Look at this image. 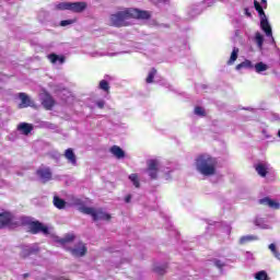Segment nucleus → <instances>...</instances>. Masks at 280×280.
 I'll list each match as a JSON object with an SVG mask.
<instances>
[{
    "label": "nucleus",
    "instance_id": "ddd939ff",
    "mask_svg": "<svg viewBox=\"0 0 280 280\" xmlns=\"http://www.w3.org/2000/svg\"><path fill=\"white\" fill-rule=\"evenodd\" d=\"M63 156L65 159H67L68 163H71V165H78V158L75 156L73 149L71 148L67 149L65 151Z\"/></svg>",
    "mask_w": 280,
    "mask_h": 280
},
{
    "label": "nucleus",
    "instance_id": "0eeeda50",
    "mask_svg": "<svg viewBox=\"0 0 280 280\" xmlns=\"http://www.w3.org/2000/svg\"><path fill=\"white\" fill-rule=\"evenodd\" d=\"M147 165V172L151 180H156L159 178V162L156 160H149Z\"/></svg>",
    "mask_w": 280,
    "mask_h": 280
},
{
    "label": "nucleus",
    "instance_id": "f8f14e48",
    "mask_svg": "<svg viewBox=\"0 0 280 280\" xmlns=\"http://www.w3.org/2000/svg\"><path fill=\"white\" fill-rule=\"evenodd\" d=\"M42 105L46 110H51V108L56 106V100H54V96H51L49 93H46L42 100Z\"/></svg>",
    "mask_w": 280,
    "mask_h": 280
},
{
    "label": "nucleus",
    "instance_id": "c756f323",
    "mask_svg": "<svg viewBox=\"0 0 280 280\" xmlns=\"http://www.w3.org/2000/svg\"><path fill=\"white\" fill-rule=\"evenodd\" d=\"M255 279H256V280H269L268 273H267L265 270L258 271V272L255 275Z\"/></svg>",
    "mask_w": 280,
    "mask_h": 280
},
{
    "label": "nucleus",
    "instance_id": "2f4dec72",
    "mask_svg": "<svg viewBox=\"0 0 280 280\" xmlns=\"http://www.w3.org/2000/svg\"><path fill=\"white\" fill-rule=\"evenodd\" d=\"M165 270H167V266H158L154 267L153 271L156 272V275H160L161 277H163V275H165Z\"/></svg>",
    "mask_w": 280,
    "mask_h": 280
},
{
    "label": "nucleus",
    "instance_id": "9b49d317",
    "mask_svg": "<svg viewBox=\"0 0 280 280\" xmlns=\"http://www.w3.org/2000/svg\"><path fill=\"white\" fill-rule=\"evenodd\" d=\"M36 174L39 176V178L43 180V183H49L52 177L51 168L45 167V168H38L36 171Z\"/></svg>",
    "mask_w": 280,
    "mask_h": 280
},
{
    "label": "nucleus",
    "instance_id": "20e7f679",
    "mask_svg": "<svg viewBox=\"0 0 280 280\" xmlns=\"http://www.w3.org/2000/svg\"><path fill=\"white\" fill-rule=\"evenodd\" d=\"M88 5L86 2H60L56 5V10H69L75 14H80L86 10Z\"/></svg>",
    "mask_w": 280,
    "mask_h": 280
},
{
    "label": "nucleus",
    "instance_id": "f704fd0d",
    "mask_svg": "<svg viewBox=\"0 0 280 280\" xmlns=\"http://www.w3.org/2000/svg\"><path fill=\"white\" fill-rule=\"evenodd\" d=\"M254 8H255L256 12H259L264 9V7H261L259 1H257V0H254Z\"/></svg>",
    "mask_w": 280,
    "mask_h": 280
},
{
    "label": "nucleus",
    "instance_id": "79ce46f5",
    "mask_svg": "<svg viewBox=\"0 0 280 280\" xmlns=\"http://www.w3.org/2000/svg\"><path fill=\"white\" fill-rule=\"evenodd\" d=\"M244 12H245L246 16H249V18L253 16V14L250 13V10H248V8H245Z\"/></svg>",
    "mask_w": 280,
    "mask_h": 280
},
{
    "label": "nucleus",
    "instance_id": "c85d7f7f",
    "mask_svg": "<svg viewBox=\"0 0 280 280\" xmlns=\"http://www.w3.org/2000/svg\"><path fill=\"white\" fill-rule=\"evenodd\" d=\"M155 75H156V70L154 68H152L147 77V80H145L147 84H152V82H154Z\"/></svg>",
    "mask_w": 280,
    "mask_h": 280
},
{
    "label": "nucleus",
    "instance_id": "a19ab883",
    "mask_svg": "<svg viewBox=\"0 0 280 280\" xmlns=\"http://www.w3.org/2000/svg\"><path fill=\"white\" fill-rule=\"evenodd\" d=\"M260 3H262V8L264 10H266L268 8V0H260Z\"/></svg>",
    "mask_w": 280,
    "mask_h": 280
},
{
    "label": "nucleus",
    "instance_id": "f03ea898",
    "mask_svg": "<svg viewBox=\"0 0 280 280\" xmlns=\"http://www.w3.org/2000/svg\"><path fill=\"white\" fill-rule=\"evenodd\" d=\"M132 19L130 8H126L122 11H118L109 16V23L112 27H128L130 23L128 20Z\"/></svg>",
    "mask_w": 280,
    "mask_h": 280
},
{
    "label": "nucleus",
    "instance_id": "37998d69",
    "mask_svg": "<svg viewBox=\"0 0 280 280\" xmlns=\"http://www.w3.org/2000/svg\"><path fill=\"white\" fill-rule=\"evenodd\" d=\"M130 200H132V196L131 195H127L126 197H125V202H130Z\"/></svg>",
    "mask_w": 280,
    "mask_h": 280
},
{
    "label": "nucleus",
    "instance_id": "7ed1b4c3",
    "mask_svg": "<svg viewBox=\"0 0 280 280\" xmlns=\"http://www.w3.org/2000/svg\"><path fill=\"white\" fill-rule=\"evenodd\" d=\"M79 211L81 213H84L85 215H91L94 222H97L100 220H105L106 222H110L113 218L109 213L104 212L102 208L95 209L91 207H80Z\"/></svg>",
    "mask_w": 280,
    "mask_h": 280
},
{
    "label": "nucleus",
    "instance_id": "bb28decb",
    "mask_svg": "<svg viewBox=\"0 0 280 280\" xmlns=\"http://www.w3.org/2000/svg\"><path fill=\"white\" fill-rule=\"evenodd\" d=\"M129 180L133 184V186L139 189L141 187V183L139 182V175L137 174H131L129 175Z\"/></svg>",
    "mask_w": 280,
    "mask_h": 280
},
{
    "label": "nucleus",
    "instance_id": "6e6552de",
    "mask_svg": "<svg viewBox=\"0 0 280 280\" xmlns=\"http://www.w3.org/2000/svg\"><path fill=\"white\" fill-rule=\"evenodd\" d=\"M129 12L131 14V19L148 21V20H150V16H151L150 12L139 10V9L129 8Z\"/></svg>",
    "mask_w": 280,
    "mask_h": 280
},
{
    "label": "nucleus",
    "instance_id": "f257e3e1",
    "mask_svg": "<svg viewBox=\"0 0 280 280\" xmlns=\"http://www.w3.org/2000/svg\"><path fill=\"white\" fill-rule=\"evenodd\" d=\"M197 172L202 176H215L218 172V159L208 153H201L195 159Z\"/></svg>",
    "mask_w": 280,
    "mask_h": 280
},
{
    "label": "nucleus",
    "instance_id": "4c0bfd02",
    "mask_svg": "<svg viewBox=\"0 0 280 280\" xmlns=\"http://www.w3.org/2000/svg\"><path fill=\"white\" fill-rule=\"evenodd\" d=\"M257 12H258V15H259V18H260V21H261L262 19H268V18L266 16V12L264 11V9L260 10V11H257Z\"/></svg>",
    "mask_w": 280,
    "mask_h": 280
},
{
    "label": "nucleus",
    "instance_id": "58836bf2",
    "mask_svg": "<svg viewBox=\"0 0 280 280\" xmlns=\"http://www.w3.org/2000/svg\"><path fill=\"white\" fill-rule=\"evenodd\" d=\"M269 250H271V253H276V250H277V245H275V243H271V244L269 245Z\"/></svg>",
    "mask_w": 280,
    "mask_h": 280
},
{
    "label": "nucleus",
    "instance_id": "b1692460",
    "mask_svg": "<svg viewBox=\"0 0 280 280\" xmlns=\"http://www.w3.org/2000/svg\"><path fill=\"white\" fill-rule=\"evenodd\" d=\"M240 54V48L234 47L231 54L230 59L228 60V65H234L235 60H237V56Z\"/></svg>",
    "mask_w": 280,
    "mask_h": 280
},
{
    "label": "nucleus",
    "instance_id": "aec40b11",
    "mask_svg": "<svg viewBox=\"0 0 280 280\" xmlns=\"http://www.w3.org/2000/svg\"><path fill=\"white\" fill-rule=\"evenodd\" d=\"M75 234H66L65 237L57 240L58 244H61V246H67V244H71V242H74Z\"/></svg>",
    "mask_w": 280,
    "mask_h": 280
},
{
    "label": "nucleus",
    "instance_id": "4be33fe9",
    "mask_svg": "<svg viewBox=\"0 0 280 280\" xmlns=\"http://www.w3.org/2000/svg\"><path fill=\"white\" fill-rule=\"evenodd\" d=\"M48 60L52 65H56V62H59V65H65V56H58V55H56L54 52L48 55Z\"/></svg>",
    "mask_w": 280,
    "mask_h": 280
},
{
    "label": "nucleus",
    "instance_id": "f3484780",
    "mask_svg": "<svg viewBox=\"0 0 280 280\" xmlns=\"http://www.w3.org/2000/svg\"><path fill=\"white\" fill-rule=\"evenodd\" d=\"M109 152L117 159H126V152L119 145H113Z\"/></svg>",
    "mask_w": 280,
    "mask_h": 280
},
{
    "label": "nucleus",
    "instance_id": "39448f33",
    "mask_svg": "<svg viewBox=\"0 0 280 280\" xmlns=\"http://www.w3.org/2000/svg\"><path fill=\"white\" fill-rule=\"evenodd\" d=\"M30 231L33 235H38V233H43L44 235H49V228L43 225L39 221H31L28 223Z\"/></svg>",
    "mask_w": 280,
    "mask_h": 280
},
{
    "label": "nucleus",
    "instance_id": "473e14b6",
    "mask_svg": "<svg viewBox=\"0 0 280 280\" xmlns=\"http://www.w3.org/2000/svg\"><path fill=\"white\" fill-rule=\"evenodd\" d=\"M256 43L258 45V47H262L264 46V36L260 33H256Z\"/></svg>",
    "mask_w": 280,
    "mask_h": 280
},
{
    "label": "nucleus",
    "instance_id": "393cba45",
    "mask_svg": "<svg viewBox=\"0 0 280 280\" xmlns=\"http://www.w3.org/2000/svg\"><path fill=\"white\" fill-rule=\"evenodd\" d=\"M248 242H257V236L255 235H245L240 238V244H248Z\"/></svg>",
    "mask_w": 280,
    "mask_h": 280
},
{
    "label": "nucleus",
    "instance_id": "9d476101",
    "mask_svg": "<svg viewBox=\"0 0 280 280\" xmlns=\"http://www.w3.org/2000/svg\"><path fill=\"white\" fill-rule=\"evenodd\" d=\"M14 221V215L11 212H1L0 213V229H5L10 226Z\"/></svg>",
    "mask_w": 280,
    "mask_h": 280
},
{
    "label": "nucleus",
    "instance_id": "1a4fd4ad",
    "mask_svg": "<svg viewBox=\"0 0 280 280\" xmlns=\"http://www.w3.org/2000/svg\"><path fill=\"white\" fill-rule=\"evenodd\" d=\"M19 98L21 100V103L18 105V108H30V106H34V101H32L30 95H27L25 92H20Z\"/></svg>",
    "mask_w": 280,
    "mask_h": 280
},
{
    "label": "nucleus",
    "instance_id": "412c9836",
    "mask_svg": "<svg viewBox=\"0 0 280 280\" xmlns=\"http://www.w3.org/2000/svg\"><path fill=\"white\" fill-rule=\"evenodd\" d=\"M52 205L56 207V209L62 210L65 207H67V201L58 196H55L52 199Z\"/></svg>",
    "mask_w": 280,
    "mask_h": 280
},
{
    "label": "nucleus",
    "instance_id": "c03bdc74",
    "mask_svg": "<svg viewBox=\"0 0 280 280\" xmlns=\"http://www.w3.org/2000/svg\"><path fill=\"white\" fill-rule=\"evenodd\" d=\"M275 257H277V259H280V253L279 250L276 249V252H272Z\"/></svg>",
    "mask_w": 280,
    "mask_h": 280
},
{
    "label": "nucleus",
    "instance_id": "72a5a7b5",
    "mask_svg": "<svg viewBox=\"0 0 280 280\" xmlns=\"http://www.w3.org/2000/svg\"><path fill=\"white\" fill-rule=\"evenodd\" d=\"M75 23V20H62L60 22L61 27H67V25H73Z\"/></svg>",
    "mask_w": 280,
    "mask_h": 280
},
{
    "label": "nucleus",
    "instance_id": "4468645a",
    "mask_svg": "<svg viewBox=\"0 0 280 280\" xmlns=\"http://www.w3.org/2000/svg\"><path fill=\"white\" fill-rule=\"evenodd\" d=\"M260 27L262 32H265L266 36H272V27L270 26V23L268 22V18H264L260 20Z\"/></svg>",
    "mask_w": 280,
    "mask_h": 280
},
{
    "label": "nucleus",
    "instance_id": "7c9ffc66",
    "mask_svg": "<svg viewBox=\"0 0 280 280\" xmlns=\"http://www.w3.org/2000/svg\"><path fill=\"white\" fill-rule=\"evenodd\" d=\"M195 115H198V117H207V112L205 110V108H202L200 106H196Z\"/></svg>",
    "mask_w": 280,
    "mask_h": 280
},
{
    "label": "nucleus",
    "instance_id": "a211bd4d",
    "mask_svg": "<svg viewBox=\"0 0 280 280\" xmlns=\"http://www.w3.org/2000/svg\"><path fill=\"white\" fill-rule=\"evenodd\" d=\"M259 202L260 205H266L267 207H270V209H280V203L268 197L260 199Z\"/></svg>",
    "mask_w": 280,
    "mask_h": 280
},
{
    "label": "nucleus",
    "instance_id": "49530a36",
    "mask_svg": "<svg viewBox=\"0 0 280 280\" xmlns=\"http://www.w3.org/2000/svg\"><path fill=\"white\" fill-rule=\"evenodd\" d=\"M80 202H81L80 199H78L75 203H77V205H80Z\"/></svg>",
    "mask_w": 280,
    "mask_h": 280
},
{
    "label": "nucleus",
    "instance_id": "a878e982",
    "mask_svg": "<svg viewBox=\"0 0 280 280\" xmlns=\"http://www.w3.org/2000/svg\"><path fill=\"white\" fill-rule=\"evenodd\" d=\"M98 88L101 89V91H105V93H109L110 91V84L106 80H101Z\"/></svg>",
    "mask_w": 280,
    "mask_h": 280
},
{
    "label": "nucleus",
    "instance_id": "cd10ccee",
    "mask_svg": "<svg viewBox=\"0 0 280 280\" xmlns=\"http://www.w3.org/2000/svg\"><path fill=\"white\" fill-rule=\"evenodd\" d=\"M256 73H261L262 71H268V65L264 62H258L255 65Z\"/></svg>",
    "mask_w": 280,
    "mask_h": 280
},
{
    "label": "nucleus",
    "instance_id": "c9c22d12",
    "mask_svg": "<svg viewBox=\"0 0 280 280\" xmlns=\"http://www.w3.org/2000/svg\"><path fill=\"white\" fill-rule=\"evenodd\" d=\"M254 8H255L256 12H259L264 9V7H261L259 1H257V0H254Z\"/></svg>",
    "mask_w": 280,
    "mask_h": 280
},
{
    "label": "nucleus",
    "instance_id": "a18cd8bd",
    "mask_svg": "<svg viewBox=\"0 0 280 280\" xmlns=\"http://www.w3.org/2000/svg\"><path fill=\"white\" fill-rule=\"evenodd\" d=\"M27 277H30V273H24V275H23V278H24V279H27Z\"/></svg>",
    "mask_w": 280,
    "mask_h": 280
},
{
    "label": "nucleus",
    "instance_id": "dca6fc26",
    "mask_svg": "<svg viewBox=\"0 0 280 280\" xmlns=\"http://www.w3.org/2000/svg\"><path fill=\"white\" fill-rule=\"evenodd\" d=\"M40 253V248L39 247H30L27 249H23L21 253V257L23 259H27V257H30L31 255H38Z\"/></svg>",
    "mask_w": 280,
    "mask_h": 280
},
{
    "label": "nucleus",
    "instance_id": "2eb2a0df",
    "mask_svg": "<svg viewBox=\"0 0 280 280\" xmlns=\"http://www.w3.org/2000/svg\"><path fill=\"white\" fill-rule=\"evenodd\" d=\"M18 130L27 137V135L32 133V130H34V126H32V124L21 122L18 126Z\"/></svg>",
    "mask_w": 280,
    "mask_h": 280
},
{
    "label": "nucleus",
    "instance_id": "5701e85b",
    "mask_svg": "<svg viewBox=\"0 0 280 280\" xmlns=\"http://www.w3.org/2000/svg\"><path fill=\"white\" fill-rule=\"evenodd\" d=\"M253 62L248 59H245L243 62L236 66V71H240L241 69H253Z\"/></svg>",
    "mask_w": 280,
    "mask_h": 280
},
{
    "label": "nucleus",
    "instance_id": "423d86ee",
    "mask_svg": "<svg viewBox=\"0 0 280 280\" xmlns=\"http://www.w3.org/2000/svg\"><path fill=\"white\" fill-rule=\"evenodd\" d=\"M68 250L73 257H84L89 253V248H86V244L83 242H79L74 247L68 248Z\"/></svg>",
    "mask_w": 280,
    "mask_h": 280
},
{
    "label": "nucleus",
    "instance_id": "e433bc0d",
    "mask_svg": "<svg viewBox=\"0 0 280 280\" xmlns=\"http://www.w3.org/2000/svg\"><path fill=\"white\" fill-rule=\"evenodd\" d=\"M214 266L219 269H222V267L224 266V262H222V260H214Z\"/></svg>",
    "mask_w": 280,
    "mask_h": 280
},
{
    "label": "nucleus",
    "instance_id": "ea45409f",
    "mask_svg": "<svg viewBox=\"0 0 280 280\" xmlns=\"http://www.w3.org/2000/svg\"><path fill=\"white\" fill-rule=\"evenodd\" d=\"M105 104L106 103L104 101H97L96 102V106H98V108H104Z\"/></svg>",
    "mask_w": 280,
    "mask_h": 280
},
{
    "label": "nucleus",
    "instance_id": "6ab92c4d",
    "mask_svg": "<svg viewBox=\"0 0 280 280\" xmlns=\"http://www.w3.org/2000/svg\"><path fill=\"white\" fill-rule=\"evenodd\" d=\"M254 167L258 176H261V178H266V176H268V166H266V164L259 163L256 164Z\"/></svg>",
    "mask_w": 280,
    "mask_h": 280
}]
</instances>
